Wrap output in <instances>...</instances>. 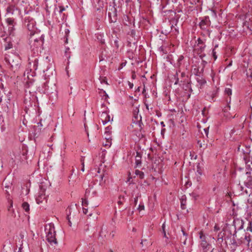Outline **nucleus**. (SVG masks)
Segmentation results:
<instances>
[{"label":"nucleus","instance_id":"f257e3e1","mask_svg":"<svg viewBox=\"0 0 252 252\" xmlns=\"http://www.w3.org/2000/svg\"><path fill=\"white\" fill-rule=\"evenodd\" d=\"M5 61L10 65L11 70L14 72L19 69L21 59L18 55L14 54L6 55L5 57Z\"/></svg>","mask_w":252,"mask_h":252},{"label":"nucleus","instance_id":"f03ea898","mask_svg":"<svg viewBox=\"0 0 252 252\" xmlns=\"http://www.w3.org/2000/svg\"><path fill=\"white\" fill-rule=\"evenodd\" d=\"M45 231L47 233V240L50 243L57 244V240L55 237V230L54 224L50 223L46 225L45 228Z\"/></svg>","mask_w":252,"mask_h":252},{"label":"nucleus","instance_id":"7ed1b4c3","mask_svg":"<svg viewBox=\"0 0 252 252\" xmlns=\"http://www.w3.org/2000/svg\"><path fill=\"white\" fill-rule=\"evenodd\" d=\"M199 237L201 240L200 245L203 252H213V249H212L211 245L207 242L206 237L203 234V232L200 231L199 232Z\"/></svg>","mask_w":252,"mask_h":252},{"label":"nucleus","instance_id":"20e7f679","mask_svg":"<svg viewBox=\"0 0 252 252\" xmlns=\"http://www.w3.org/2000/svg\"><path fill=\"white\" fill-rule=\"evenodd\" d=\"M25 25L28 28V30L30 32V35L33 36L35 35L36 28L35 27V22L34 20L32 18H30L29 17L26 18Z\"/></svg>","mask_w":252,"mask_h":252},{"label":"nucleus","instance_id":"39448f33","mask_svg":"<svg viewBox=\"0 0 252 252\" xmlns=\"http://www.w3.org/2000/svg\"><path fill=\"white\" fill-rule=\"evenodd\" d=\"M16 11H18V13L20 12V10L18 7L14 4H10L6 8V16L14 15Z\"/></svg>","mask_w":252,"mask_h":252},{"label":"nucleus","instance_id":"423d86ee","mask_svg":"<svg viewBox=\"0 0 252 252\" xmlns=\"http://www.w3.org/2000/svg\"><path fill=\"white\" fill-rule=\"evenodd\" d=\"M31 36V37L30 38V41L31 46H33L36 48H37L42 43L41 39L35 37H34V35Z\"/></svg>","mask_w":252,"mask_h":252},{"label":"nucleus","instance_id":"0eeeda50","mask_svg":"<svg viewBox=\"0 0 252 252\" xmlns=\"http://www.w3.org/2000/svg\"><path fill=\"white\" fill-rule=\"evenodd\" d=\"M185 76L186 74L185 72H181L180 71H177L176 76H175V78L176 79L175 84H178L179 82H184V78L185 77Z\"/></svg>","mask_w":252,"mask_h":252},{"label":"nucleus","instance_id":"6e6552de","mask_svg":"<svg viewBox=\"0 0 252 252\" xmlns=\"http://www.w3.org/2000/svg\"><path fill=\"white\" fill-rule=\"evenodd\" d=\"M46 198L45 190L41 189L38 193V196L36 198V203L38 204L42 203L44 200H46Z\"/></svg>","mask_w":252,"mask_h":252},{"label":"nucleus","instance_id":"1a4fd4ad","mask_svg":"<svg viewBox=\"0 0 252 252\" xmlns=\"http://www.w3.org/2000/svg\"><path fill=\"white\" fill-rule=\"evenodd\" d=\"M100 120L104 125L110 121V117L107 112H104L100 115Z\"/></svg>","mask_w":252,"mask_h":252},{"label":"nucleus","instance_id":"9d476101","mask_svg":"<svg viewBox=\"0 0 252 252\" xmlns=\"http://www.w3.org/2000/svg\"><path fill=\"white\" fill-rule=\"evenodd\" d=\"M13 249V245L8 241L3 246L2 252H14Z\"/></svg>","mask_w":252,"mask_h":252},{"label":"nucleus","instance_id":"9b49d317","mask_svg":"<svg viewBox=\"0 0 252 252\" xmlns=\"http://www.w3.org/2000/svg\"><path fill=\"white\" fill-rule=\"evenodd\" d=\"M181 201V206L182 209H186V197L183 196L180 199Z\"/></svg>","mask_w":252,"mask_h":252},{"label":"nucleus","instance_id":"f8f14e48","mask_svg":"<svg viewBox=\"0 0 252 252\" xmlns=\"http://www.w3.org/2000/svg\"><path fill=\"white\" fill-rule=\"evenodd\" d=\"M118 199V204L119 205H123L126 201V198L124 195H120Z\"/></svg>","mask_w":252,"mask_h":252},{"label":"nucleus","instance_id":"ddd939ff","mask_svg":"<svg viewBox=\"0 0 252 252\" xmlns=\"http://www.w3.org/2000/svg\"><path fill=\"white\" fill-rule=\"evenodd\" d=\"M6 22L9 26H14L15 24L13 18L8 17L6 19Z\"/></svg>","mask_w":252,"mask_h":252},{"label":"nucleus","instance_id":"4468645a","mask_svg":"<svg viewBox=\"0 0 252 252\" xmlns=\"http://www.w3.org/2000/svg\"><path fill=\"white\" fill-rule=\"evenodd\" d=\"M23 209L27 213L30 211V205L27 202H24L22 205Z\"/></svg>","mask_w":252,"mask_h":252},{"label":"nucleus","instance_id":"2eb2a0df","mask_svg":"<svg viewBox=\"0 0 252 252\" xmlns=\"http://www.w3.org/2000/svg\"><path fill=\"white\" fill-rule=\"evenodd\" d=\"M111 138L106 137V142L103 143V145L107 148H109L111 145Z\"/></svg>","mask_w":252,"mask_h":252},{"label":"nucleus","instance_id":"dca6fc26","mask_svg":"<svg viewBox=\"0 0 252 252\" xmlns=\"http://www.w3.org/2000/svg\"><path fill=\"white\" fill-rule=\"evenodd\" d=\"M135 174L139 176L140 179H143L144 177V174L142 171L139 170H136L135 171Z\"/></svg>","mask_w":252,"mask_h":252},{"label":"nucleus","instance_id":"f3484780","mask_svg":"<svg viewBox=\"0 0 252 252\" xmlns=\"http://www.w3.org/2000/svg\"><path fill=\"white\" fill-rule=\"evenodd\" d=\"M135 162L137 166L141 164V157L139 156L138 153H137V156L135 158Z\"/></svg>","mask_w":252,"mask_h":252},{"label":"nucleus","instance_id":"a211bd4d","mask_svg":"<svg viewBox=\"0 0 252 252\" xmlns=\"http://www.w3.org/2000/svg\"><path fill=\"white\" fill-rule=\"evenodd\" d=\"M197 81L201 86L204 85L206 83V81L204 79L200 77H198L197 78Z\"/></svg>","mask_w":252,"mask_h":252},{"label":"nucleus","instance_id":"6ab92c4d","mask_svg":"<svg viewBox=\"0 0 252 252\" xmlns=\"http://www.w3.org/2000/svg\"><path fill=\"white\" fill-rule=\"evenodd\" d=\"M224 92L225 94L228 96H230L232 94V90L230 88H225Z\"/></svg>","mask_w":252,"mask_h":252},{"label":"nucleus","instance_id":"aec40b11","mask_svg":"<svg viewBox=\"0 0 252 252\" xmlns=\"http://www.w3.org/2000/svg\"><path fill=\"white\" fill-rule=\"evenodd\" d=\"M38 60L37 59H35L33 62V68L34 70H36L37 68Z\"/></svg>","mask_w":252,"mask_h":252},{"label":"nucleus","instance_id":"412c9836","mask_svg":"<svg viewBox=\"0 0 252 252\" xmlns=\"http://www.w3.org/2000/svg\"><path fill=\"white\" fill-rule=\"evenodd\" d=\"M106 130L105 133V134L106 135L105 138L107 137L111 138L110 136V132L109 131H108V130L109 129V127H106Z\"/></svg>","mask_w":252,"mask_h":252},{"label":"nucleus","instance_id":"4be33fe9","mask_svg":"<svg viewBox=\"0 0 252 252\" xmlns=\"http://www.w3.org/2000/svg\"><path fill=\"white\" fill-rule=\"evenodd\" d=\"M247 230L252 232V225L251 222H249V225L248 226V227L247 228Z\"/></svg>","mask_w":252,"mask_h":252},{"label":"nucleus","instance_id":"5701e85b","mask_svg":"<svg viewBox=\"0 0 252 252\" xmlns=\"http://www.w3.org/2000/svg\"><path fill=\"white\" fill-rule=\"evenodd\" d=\"M8 30L10 34H12L14 31V26H9Z\"/></svg>","mask_w":252,"mask_h":252},{"label":"nucleus","instance_id":"b1692460","mask_svg":"<svg viewBox=\"0 0 252 252\" xmlns=\"http://www.w3.org/2000/svg\"><path fill=\"white\" fill-rule=\"evenodd\" d=\"M245 239L247 241V242L249 243V242L250 241V240H251L250 235H247V234H246V235H245Z\"/></svg>","mask_w":252,"mask_h":252},{"label":"nucleus","instance_id":"393cba45","mask_svg":"<svg viewBox=\"0 0 252 252\" xmlns=\"http://www.w3.org/2000/svg\"><path fill=\"white\" fill-rule=\"evenodd\" d=\"M162 228L163 232L164 233V236L166 237V232H165V222L162 224Z\"/></svg>","mask_w":252,"mask_h":252},{"label":"nucleus","instance_id":"a878e982","mask_svg":"<svg viewBox=\"0 0 252 252\" xmlns=\"http://www.w3.org/2000/svg\"><path fill=\"white\" fill-rule=\"evenodd\" d=\"M71 216V213H70V214L69 215H67V220H68V224L69 225V226H71V222L70 220V216Z\"/></svg>","mask_w":252,"mask_h":252},{"label":"nucleus","instance_id":"bb28decb","mask_svg":"<svg viewBox=\"0 0 252 252\" xmlns=\"http://www.w3.org/2000/svg\"><path fill=\"white\" fill-rule=\"evenodd\" d=\"M184 59V57L183 56H180V57L179 58V59H178V65L179 66L180 64V62L182 61Z\"/></svg>","mask_w":252,"mask_h":252},{"label":"nucleus","instance_id":"cd10ccee","mask_svg":"<svg viewBox=\"0 0 252 252\" xmlns=\"http://www.w3.org/2000/svg\"><path fill=\"white\" fill-rule=\"evenodd\" d=\"M138 209L140 211L144 210V205L143 204H139V205L138 206Z\"/></svg>","mask_w":252,"mask_h":252},{"label":"nucleus","instance_id":"c85d7f7f","mask_svg":"<svg viewBox=\"0 0 252 252\" xmlns=\"http://www.w3.org/2000/svg\"><path fill=\"white\" fill-rule=\"evenodd\" d=\"M81 162H82V167L81 168V170L84 172V170H85V167H84V160L83 159H82L81 160Z\"/></svg>","mask_w":252,"mask_h":252},{"label":"nucleus","instance_id":"c756f323","mask_svg":"<svg viewBox=\"0 0 252 252\" xmlns=\"http://www.w3.org/2000/svg\"><path fill=\"white\" fill-rule=\"evenodd\" d=\"M138 107H136L135 109L133 110V114L134 115H135L136 114H137L138 113Z\"/></svg>","mask_w":252,"mask_h":252},{"label":"nucleus","instance_id":"7c9ffc66","mask_svg":"<svg viewBox=\"0 0 252 252\" xmlns=\"http://www.w3.org/2000/svg\"><path fill=\"white\" fill-rule=\"evenodd\" d=\"M204 130L205 131V134H206V136H208V133H209V127L206 128H204Z\"/></svg>","mask_w":252,"mask_h":252},{"label":"nucleus","instance_id":"2f4dec72","mask_svg":"<svg viewBox=\"0 0 252 252\" xmlns=\"http://www.w3.org/2000/svg\"><path fill=\"white\" fill-rule=\"evenodd\" d=\"M220 229V227L217 224H216L214 226V231H218Z\"/></svg>","mask_w":252,"mask_h":252},{"label":"nucleus","instance_id":"473e14b6","mask_svg":"<svg viewBox=\"0 0 252 252\" xmlns=\"http://www.w3.org/2000/svg\"><path fill=\"white\" fill-rule=\"evenodd\" d=\"M87 204H88L87 201L86 200H84L82 201L83 206H86V205H87Z\"/></svg>","mask_w":252,"mask_h":252},{"label":"nucleus","instance_id":"72a5a7b5","mask_svg":"<svg viewBox=\"0 0 252 252\" xmlns=\"http://www.w3.org/2000/svg\"><path fill=\"white\" fill-rule=\"evenodd\" d=\"M12 207V202H11V203H10V206H9V207L8 208V211H9V212H10V211H13V209H11V208Z\"/></svg>","mask_w":252,"mask_h":252},{"label":"nucleus","instance_id":"f704fd0d","mask_svg":"<svg viewBox=\"0 0 252 252\" xmlns=\"http://www.w3.org/2000/svg\"><path fill=\"white\" fill-rule=\"evenodd\" d=\"M20 237L21 239L23 240L24 239V233H21L20 234Z\"/></svg>","mask_w":252,"mask_h":252},{"label":"nucleus","instance_id":"c9c22d12","mask_svg":"<svg viewBox=\"0 0 252 252\" xmlns=\"http://www.w3.org/2000/svg\"><path fill=\"white\" fill-rule=\"evenodd\" d=\"M137 201H138V197H136L134 198V204H135V205H136V204L137 203Z\"/></svg>","mask_w":252,"mask_h":252},{"label":"nucleus","instance_id":"e433bc0d","mask_svg":"<svg viewBox=\"0 0 252 252\" xmlns=\"http://www.w3.org/2000/svg\"><path fill=\"white\" fill-rule=\"evenodd\" d=\"M101 83H106V84H107V81H106V79H105V78L103 79L101 81Z\"/></svg>","mask_w":252,"mask_h":252},{"label":"nucleus","instance_id":"4c0bfd02","mask_svg":"<svg viewBox=\"0 0 252 252\" xmlns=\"http://www.w3.org/2000/svg\"><path fill=\"white\" fill-rule=\"evenodd\" d=\"M88 212V210L85 208H83V213L85 214H86Z\"/></svg>","mask_w":252,"mask_h":252},{"label":"nucleus","instance_id":"58836bf2","mask_svg":"<svg viewBox=\"0 0 252 252\" xmlns=\"http://www.w3.org/2000/svg\"><path fill=\"white\" fill-rule=\"evenodd\" d=\"M213 56L214 59L216 60L217 59V56L215 55L214 52H213Z\"/></svg>","mask_w":252,"mask_h":252},{"label":"nucleus","instance_id":"ea45409f","mask_svg":"<svg viewBox=\"0 0 252 252\" xmlns=\"http://www.w3.org/2000/svg\"><path fill=\"white\" fill-rule=\"evenodd\" d=\"M97 172L99 173H100V167L98 169Z\"/></svg>","mask_w":252,"mask_h":252},{"label":"nucleus","instance_id":"a19ab883","mask_svg":"<svg viewBox=\"0 0 252 252\" xmlns=\"http://www.w3.org/2000/svg\"><path fill=\"white\" fill-rule=\"evenodd\" d=\"M85 127H86V126H85ZM85 129H86V132H87V135L89 136V133H88V131H87V129L86 127H85Z\"/></svg>","mask_w":252,"mask_h":252},{"label":"nucleus","instance_id":"79ce46f5","mask_svg":"<svg viewBox=\"0 0 252 252\" xmlns=\"http://www.w3.org/2000/svg\"><path fill=\"white\" fill-rule=\"evenodd\" d=\"M132 86H133V84H131V85L130 84V88H131Z\"/></svg>","mask_w":252,"mask_h":252},{"label":"nucleus","instance_id":"37998d69","mask_svg":"<svg viewBox=\"0 0 252 252\" xmlns=\"http://www.w3.org/2000/svg\"><path fill=\"white\" fill-rule=\"evenodd\" d=\"M68 211L70 212V210H71V208H68Z\"/></svg>","mask_w":252,"mask_h":252},{"label":"nucleus","instance_id":"c03bdc74","mask_svg":"<svg viewBox=\"0 0 252 252\" xmlns=\"http://www.w3.org/2000/svg\"><path fill=\"white\" fill-rule=\"evenodd\" d=\"M5 49H7V46L5 47Z\"/></svg>","mask_w":252,"mask_h":252},{"label":"nucleus","instance_id":"a18cd8bd","mask_svg":"<svg viewBox=\"0 0 252 252\" xmlns=\"http://www.w3.org/2000/svg\"><path fill=\"white\" fill-rule=\"evenodd\" d=\"M200 147H202V144H200Z\"/></svg>","mask_w":252,"mask_h":252},{"label":"nucleus","instance_id":"49530a36","mask_svg":"<svg viewBox=\"0 0 252 252\" xmlns=\"http://www.w3.org/2000/svg\"><path fill=\"white\" fill-rule=\"evenodd\" d=\"M113 252V251H111V252Z\"/></svg>","mask_w":252,"mask_h":252}]
</instances>
